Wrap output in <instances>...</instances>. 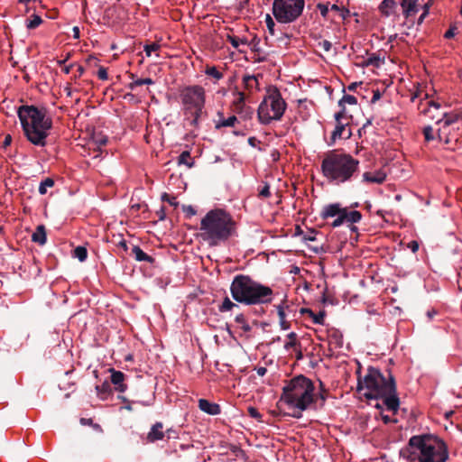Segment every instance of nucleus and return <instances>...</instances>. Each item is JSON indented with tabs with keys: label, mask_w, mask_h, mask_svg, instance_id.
Masks as SVG:
<instances>
[{
	"label": "nucleus",
	"mask_w": 462,
	"mask_h": 462,
	"mask_svg": "<svg viewBox=\"0 0 462 462\" xmlns=\"http://www.w3.org/2000/svg\"><path fill=\"white\" fill-rule=\"evenodd\" d=\"M305 0H273L272 13L280 23H291L302 14Z\"/></svg>",
	"instance_id": "10"
},
{
	"label": "nucleus",
	"mask_w": 462,
	"mask_h": 462,
	"mask_svg": "<svg viewBox=\"0 0 462 462\" xmlns=\"http://www.w3.org/2000/svg\"><path fill=\"white\" fill-rule=\"evenodd\" d=\"M351 230H352V231H356V230H357V228H356V226H351Z\"/></svg>",
	"instance_id": "64"
},
{
	"label": "nucleus",
	"mask_w": 462,
	"mask_h": 462,
	"mask_svg": "<svg viewBox=\"0 0 462 462\" xmlns=\"http://www.w3.org/2000/svg\"><path fill=\"white\" fill-rule=\"evenodd\" d=\"M318 46L326 52H328L332 48V43L328 40L319 42Z\"/></svg>",
	"instance_id": "52"
},
{
	"label": "nucleus",
	"mask_w": 462,
	"mask_h": 462,
	"mask_svg": "<svg viewBox=\"0 0 462 462\" xmlns=\"http://www.w3.org/2000/svg\"><path fill=\"white\" fill-rule=\"evenodd\" d=\"M54 186V180L51 178H46L39 186V192L42 195L46 194L47 189Z\"/></svg>",
	"instance_id": "41"
},
{
	"label": "nucleus",
	"mask_w": 462,
	"mask_h": 462,
	"mask_svg": "<svg viewBox=\"0 0 462 462\" xmlns=\"http://www.w3.org/2000/svg\"><path fill=\"white\" fill-rule=\"evenodd\" d=\"M96 390L97 393V396L100 399L105 400V399H106L107 395L110 393L111 387H110V384L108 382H104L102 384L97 385Z\"/></svg>",
	"instance_id": "34"
},
{
	"label": "nucleus",
	"mask_w": 462,
	"mask_h": 462,
	"mask_svg": "<svg viewBox=\"0 0 462 462\" xmlns=\"http://www.w3.org/2000/svg\"><path fill=\"white\" fill-rule=\"evenodd\" d=\"M178 164H184L188 168H191L194 165V160L191 157L190 152L189 151H184L180 154V156L178 157Z\"/></svg>",
	"instance_id": "31"
},
{
	"label": "nucleus",
	"mask_w": 462,
	"mask_h": 462,
	"mask_svg": "<svg viewBox=\"0 0 462 462\" xmlns=\"http://www.w3.org/2000/svg\"><path fill=\"white\" fill-rule=\"evenodd\" d=\"M386 172L380 169L365 171L362 175V182L365 184H382L386 180Z\"/></svg>",
	"instance_id": "17"
},
{
	"label": "nucleus",
	"mask_w": 462,
	"mask_h": 462,
	"mask_svg": "<svg viewBox=\"0 0 462 462\" xmlns=\"http://www.w3.org/2000/svg\"><path fill=\"white\" fill-rule=\"evenodd\" d=\"M426 14H427V11H425V12H424V14H422L420 16L419 21H418V23H422V21H423V19L425 18Z\"/></svg>",
	"instance_id": "57"
},
{
	"label": "nucleus",
	"mask_w": 462,
	"mask_h": 462,
	"mask_svg": "<svg viewBox=\"0 0 462 462\" xmlns=\"http://www.w3.org/2000/svg\"><path fill=\"white\" fill-rule=\"evenodd\" d=\"M415 97L420 98L418 106L420 112L431 119H435L437 116L434 114V111H439L441 107V105L436 102L434 99L430 98V96L428 93L424 95V97H421V91H419Z\"/></svg>",
	"instance_id": "15"
},
{
	"label": "nucleus",
	"mask_w": 462,
	"mask_h": 462,
	"mask_svg": "<svg viewBox=\"0 0 462 462\" xmlns=\"http://www.w3.org/2000/svg\"><path fill=\"white\" fill-rule=\"evenodd\" d=\"M163 438V424L162 422H156L148 432L146 439L148 442L153 443L155 441L162 440Z\"/></svg>",
	"instance_id": "24"
},
{
	"label": "nucleus",
	"mask_w": 462,
	"mask_h": 462,
	"mask_svg": "<svg viewBox=\"0 0 462 462\" xmlns=\"http://www.w3.org/2000/svg\"><path fill=\"white\" fill-rule=\"evenodd\" d=\"M198 406L200 411L209 415H218L221 413V408L219 404L211 402L206 399H199L198 401Z\"/></svg>",
	"instance_id": "21"
},
{
	"label": "nucleus",
	"mask_w": 462,
	"mask_h": 462,
	"mask_svg": "<svg viewBox=\"0 0 462 462\" xmlns=\"http://www.w3.org/2000/svg\"><path fill=\"white\" fill-rule=\"evenodd\" d=\"M448 457L446 442L430 433L412 436L405 448L407 462H447Z\"/></svg>",
	"instance_id": "4"
},
{
	"label": "nucleus",
	"mask_w": 462,
	"mask_h": 462,
	"mask_svg": "<svg viewBox=\"0 0 462 462\" xmlns=\"http://www.w3.org/2000/svg\"><path fill=\"white\" fill-rule=\"evenodd\" d=\"M179 99L184 120L197 127L205 110L206 89L198 84L183 86L179 89Z\"/></svg>",
	"instance_id": "8"
},
{
	"label": "nucleus",
	"mask_w": 462,
	"mask_h": 462,
	"mask_svg": "<svg viewBox=\"0 0 462 462\" xmlns=\"http://www.w3.org/2000/svg\"><path fill=\"white\" fill-rule=\"evenodd\" d=\"M257 374L260 375V376H263L266 372H267V369L265 367H259L257 368Z\"/></svg>",
	"instance_id": "55"
},
{
	"label": "nucleus",
	"mask_w": 462,
	"mask_h": 462,
	"mask_svg": "<svg viewBox=\"0 0 462 462\" xmlns=\"http://www.w3.org/2000/svg\"><path fill=\"white\" fill-rule=\"evenodd\" d=\"M320 167L328 183L341 185L351 181L357 175L360 162L350 153L335 149L324 154Z\"/></svg>",
	"instance_id": "5"
},
{
	"label": "nucleus",
	"mask_w": 462,
	"mask_h": 462,
	"mask_svg": "<svg viewBox=\"0 0 462 462\" xmlns=\"http://www.w3.org/2000/svg\"><path fill=\"white\" fill-rule=\"evenodd\" d=\"M423 135L427 142L433 141L437 138L434 134V129L431 126H426L423 128Z\"/></svg>",
	"instance_id": "44"
},
{
	"label": "nucleus",
	"mask_w": 462,
	"mask_h": 462,
	"mask_svg": "<svg viewBox=\"0 0 462 462\" xmlns=\"http://www.w3.org/2000/svg\"><path fill=\"white\" fill-rule=\"evenodd\" d=\"M320 217L324 220L335 217L331 226L338 227L344 224L353 225L358 223L362 218V214L357 210H351L346 207H342L340 203H331L322 208Z\"/></svg>",
	"instance_id": "11"
},
{
	"label": "nucleus",
	"mask_w": 462,
	"mask_h": 462,
	"mask_svg": "<svg viewBox=\"0 0 462 462\" xmlns=\"http://www.w3.org/2000/svg\"><path fill=\"white\" fill-rule=\"evenodd\" d=\"M32 240L39 245H44L46 243V231L43 225H40L36 227L35 231L32 236Z\"/></svg>",
	"instance_id": "27"
},
{
	"label": "nucleus",
	"mask_w": 462,
	"mask_h": 462,
	"mask_svg": "<svg viewBox=\"0 0 462 462\" xmlns=\"http://www.w3.org/2000/svg\"><path fill=\"white\" fill-rule=\"evenodd\" d=\"M357 392L367 401L382 400L386 411L393 414L399 409V398L396 394L395 383L392 375L384 377L379 370L369 367L364 378H358Z\"/></svg>",
	"instance_id": "1"
},
{
	"label": "nucleus",
	"mask_w": 462,
	"mask_h": 462,
	"mask_svg": "<svg viewBox=\"0 0 462 462\" xmlns=\"http://www.w3.org/2000/svg\"><path fill=\"white\" fill-rule=\"evenodd\" d=\"M335 118V129L333 130L329 145L334 144L337 140L349 139L352 135L351 123L353 120L352 115L347 111L346 108L340 109L334 116Z\"/></svg>",
	"instance_id": "12"
},
{
	"label": "nucleus",
	"mask_w": 462,
	"mask_h": 462,
	"mask_svg": "<svg viewBox=\"0 0 462 462\" xmlns=\"http://www.w3.org/2000/svg\"><path fill=\"white\" fill-rule=\"evenodd\" d=\"M410 247L412 249L413 252H415L418 249V244L416 242H412Z\"/></svg>",
	"instance_id": "56"
},
{
	"label": "nucleus",
	"mask_w": 462,
	"mask_h": 462,
	"mask_svg": "<svg viewBox=\"0 0 462 462\" xmlns=\"http://www.w3.org/2000/svg\"><path fill=\"white\" fill-rule=\"evenodd\" d=\"M204 72L208 77L213 79L215 84L224 78V73L216 66L207 65Z\"/></svg>",
	"instance_id": "26"
},
{
	"label": "nucleus",
	"mask_w": 462,
	"mask_h": 462,
	"mask_svg": "<svg viewBox=\"0 0 462 462\" xmlns=\"http://www.w3.org/2000/svg\"><path fill=\"white\" fill-rule=\"evenodd\" d=\"M328 337L329 344H335L336 346L342 345L343 336L342 334L336 328H330L328 330Z\"/></svg>",
	"instance_id": "30"
},
{
	"label": "nucleus",
	"mask_w": 462,
	"mask_h": 462,
	"mask_svg": "<svg viewBox=\"0 0 462 462\" xmlns=\"http://www.w3.org/2000/svg\"><path fill=\"white\" fill-rule=\"evenodd\" d=\"M357 104V99L356 97L351 95H345L338 102V106L340 109L346 108V105L356 106Z\"/></svg>",
	"instance_id": "36"
},
{
	"label": "nucleus",
	"mask_w": 462,
	"mask_h": 462,
	"mask_svg": "<svg viewBox=\"0 0 462 462\" xmlns=\"http://www.w3.org/2000/svg\"><path fill=\"white\" fill-rule=\"evenodd\" d=\"M247 412L250 417L256 419L258 420H262V414L259 412V411L255 407H253V406L248 407Z\"/></svg>",
	"instance_id": "50"
},
{
	"label": "nucleus",
	"mask_w": 462,
	"mask_h": 462,
	"mask_svg": "<svg viewBox=\"0 0 462 462\" xmlns=\"http://www.w3.org/2000/svg\"><path fill=\"white\" fill-rule=\"evenodd\" d=\"M330 10L337 12L343 20H346L350 16V11L343 5L334 4L331 5Z\"/></svg>",
	"instance_id": "35"
},
{
	"label": "nucleus",
	"mask_w": 462,
	"mask_h": 462,
	"mask_svg": "<svg viewBox=\"0 0 462 462\" xmlns=\"http://www.w3.org/2000/svg\"><path fill=\"white\" fill-rule=\"evenodd\" d=\"M259 77H260V75L255 76V75H248V74H245L243 76V79H242L243 87L246 91L245 94L248 95V97L251 94H253L254 91L259 89V79H258Z\"/></svg>",
	"instance_id": "20"
},
{
	"label": "nucleus",
	"mask_w": 462,
	"mask_h": 462,
	"mask_svg": "<svg viewBox=\"0 0 462 462\" xmlns=\"http://www.w3.org/2000/svg\"><path fill=\"white\" fill-rule=\"evenodd\" d=\"M97 77L101 80H106L108 79L106 69L104 67H100L97 70Z\"/></svg>",
	"instance_id": "53"
},
{
	"label": "nucleus",
	"mask_w": 462,
	"mask_h": 462,
	"mask_svg": "<svg viewBox=\"0 0 462 462\" xmlns=\"http://www.w3.org/2000/svg\"><path fill=\"white\" fill-rule=\"evenodd\" d=\"M42 23V19L41 16L37 14H32L30 19L26 21V28L29 30H32L40 26Z\"/></svg>",
	"instance_id": "37"
},
{
	"label": "nucleus",
	"mask_w": 462,
	"mask_h": 462,
	"mask_svg": "<svg viewBox=\"0 0 462 462\" xmlns=\"http://www.w3.org/2000/svg\"><path fill=\"white\" fill-rule=\"evenodd\" d=\"M132 251H133V254H134V257L137 261L152 263V261H153L152 257L148 255L146 253H144L139 246H134Z\"/></svg>",
	"instance_id": "32"
},
{
	"label": "nucleus",
	"mask_w": 462,
	"mask_h": 462,
	"mask_svg": "<svg viewBox=\"0 0 462 462\" xmlns=\"http://www.w3.org/2000/svg\"><path fill=\"white\" fill-rule=\"evenodd\" d=\"M286 108L287 103L281 91L274 86H269L258 106L259 122L263 125H269L273 121H279L282 118Z\"/></svg>",
	"instance_id": "9"
},
{
	"label": "nucleus",
	"mask_w": 462,
	"mask_h": 462,
	"mask_svg": "<svg viewBox=\"0 0 462 462\" xmlns=\"http://www.w3.org/2000/svg\"><path fill=\"white\" fill-rule=\"evenodd\" d=\"M233 100L230 103V111L237 115L243 122L250 121L254 116V109L246 105L245 101L249 97L244 91L235 90L233 92Z\"/></svg>",
	"instance_id": "13"
},
{
	"label": "nucleus",
	"mask_w": 462,
	"mask_h": 462,
	"mask_svg": "<svg viewBox=\"0 0 462 462\" xmlns=\"http://www.w3.org/2000/svg\"><path fill=\"white\" fill-rule=\"evenodd\" d=\"M457 31V24L456 23H451L449 25L448 30L445 32L444 37L446 39H451V38H453L456 35Z\"/></svg>",
	"instance_id": "49"
},
{
	"label": "nucleus",
	"mask_w": 462,
	"mask_h": 462,
	"mask_svg": "<svg viewBox=\"0 0 462 462\" xmlns=\"http://www.w3.org/2000/svg\"><path fill=\"white\" fill-rule=\"evenodd\" d=\"M435 314H436V312L434 310L428 311V316H429L430 319H431L433 317V315H435Z\"/></svg>",
	"instance_id": "59"
},
{
	"label": "nucleus",
	"mask_w": 462,
	"mask_h": 462,
	"mask_svg": "<svg viewBox=\"0 0 462 462\" xmlns=\"http://www.w3.org/2000/svg\"><path fill=\"white\" fill-rule=\"evenodd\" d=\"M10 142H11V136H10V135H7V136L5 137V144H8V143H10Z\"/></svg>",
	"instance_id": "58"
},
{
	"label": "nucleus",
	"mask_w": 462,
	"mask_h": 462,
	"mask_svg": "<svg viewBox=\"0 0 462 462\" xmlns=\"http://www.w3.org/2000/svg\"><path fill=\"white\" fill-rule=\"evenodd\" d=\"M226 41H228L235 49H238L240 45H249V41L246 37H237L231 33H226Z\"/></svg>",
	"instance_id": "29"
},
{
	"label": "nucleus",
	"mask_w": 462,
	"mask_h": 462,
	"mask_svg": "<svg viewBox=\"0 0 462 462\" xmlns=\"http://www.w3.org/2000/svg\"><path fill=\"white\" fill-rule=\"evenodd\" d=\"M235 321L236 324L240 326V328L245 332H249L251 330V327L246 321V319L244 314H239L236 317Z\"/></svg>",
	"instance_id": "39"
},
{
	"label": "nucleus",
	"mask_w": 462,
	"mask_h": 462,
	"mask_svg": "<svg viewBox=\"0 0 462 462\" xmlns=\"http://www.w3.org/2000/svg\"><path fill=\"white\" fill-rule=\"evenodd\" d=\"M279 322L282 330H287L291 328V322L287 320V314L291 311L290 306L282 303L276 307Z\"/></svg>",
	"instance_id": "23"
},
{
	"label": "nucleus",
	"mask_w": 462,
	"mask_h": 462,
	"mask_svg": "<svg viewBox=\"0 0 462 462\" xmlns=\"http://www.w3.org/2000/svg\"><path fill=\"white\" fill-rule=\"evenodd\" d=\"M398 3L394 0H383L378 6L380 14L383 17L398 16Z\"/></svg>",
	"instance_id": "19"
},
{
	"label": "nucleus",
	"mask_w": 462,
	"mask_h": 462,
	"mask_svg": "<svg viewBox=\"0 0 462 462\" xmlns=\"http://www.w3.org/2000/svg\"><path fill=\"white\" fill-rule=\"evenodd\" d=\"M237 225L232 215L222 208L209 210L200 220L199 236L210 246H217L236 236Z\"/></svg>",
	"instance_id": "3"
},
{
	"label": "nucleus",
	"mask_w": 462,
	"mask_h": 462,
	"mask_svg": "<svg viewBox=\"0 0 462 462\" xmlns=\"http://www.w3.org/2000/svg\"><path fill=\"white\" fill-rule=\"evenodd\" d=\"M219 119L216 123V128L220 129L222 127H235L242 120H240L237 115L233 114L232 116L225 118L222 114H218Z\"/></svg>",
	"instance_id": "25"
},
{
	"label": "nucleus",
	"mask_w": 462,
	"mask_h": 462,
	"mask_svg": "<svg viewBox=\"0 0 462 462\" xmlns=\"http://www.w3.org/2000/svg\"><path fill=\"white\" fill-rule=\"evenodd\" d=\"M271 189L270 185L266 182H263L257 188V198L260 199H266L271 197Z\"/></svg>",
	"instance_id": "33"
},
{
	"label": "nucleus",
	"mask_w": 462,
	"mask_h": 462,
	"mask_svg": "<svg viewBox=\"0 0 462 462\" xmlns=\"http://www.w3.org/2000/svg\"><path fill=\"white\" fill-rule=\"evenodd\" d=\"M236 307H238L237 304L232 301L228 297H226L218 310L220 312H226L232 310Z\"/></svg>",
	"instance_id": "38"
},
{
	"label": "nucleus",
	"mask_w": 462,
	"mask_h": 462,
	"mask_svg": "<svg viewBox=\"0 0 462 462\" xmlns=\"http://www.w3.org/2000/svg\"><path fill=\"white\" fill-rule=\"evenodd\" d=\"M392 413H393V411H391ZM396 414V412L394 414H393V416H390V415H387V414H384L383 411L381 412V417H382V420L385 423V424H388V423H396L397 422V419L394 417Z\"/></svg>",
	"instance_id": "51"
},
{
	"label": "nucleus",
	"mask_w": 462,
	"mask_h": 462,
	"mask_svg": "<svg viewBox=\"0 0 462 462\" xmlns=\"http://www.w3.org/2000/svg\"><path fill=\"white\" fill-rule=\"evenodd\" d=\"M73 256L78 258L80 262H84L88 257V251L84 246H78L73 251Z\"/></svg>",
	"instance_id": "40"
},
{
	"label": "nucleus",
	"mask_w": 462,
	"mask_h": 462,
	"mask_svg": "<svg viewBox=\"0 0 462 462\" xmlns=\"http://www.w3.org/2000/svg\"><path fill=\"white\" fill-rule=\"evenodd\" d=\"M317 9L319 11L321 16L323 18H327L328 17V12H329V7H328V4H322V3H319L317 5Z\"/></svg>",
	"instance_id": "47"
},
{
	"label": "nucleus",
	"mask_w": 462,
	"mask_h": 462,
	"mask_svg": "<svg viewBox=\"0 0 462 462\" xmlns=\"http://www.w3.org/2000/svg\"><path fill=\"white\" fill-rule=\"evenodd\" d=\"M348 88H349L350 90H354V89L356 88V83H355V84L350 85V86L348 87Z\"/></svg>",
	"instance_id": "61"
},
{
	"label": "nucleus",
	"mask_w": 462,
	"mask_h": 462,
	"mask_svg": "<svg viewBox=\"0 0 462 462\" xmlns=\"http://www.w3.org/2000/svg\"><path fill=\"white\" fill-rule=\"evenodd\" d=\"M375 407H376V408H378V409H380V408H381V405L379 404V402H376V403H375Z\"/></svg>",
	"instance_id": "62"
},
{
	"label": "nucleus",
	"mask_w": 462,
	"mask_h": 462,
	"mask_svg": "<svg viewBox=\"0 0 462 462\" xmlns=\"http://www.w3.org/2000/svg\"><path fill=\"white\" fill-rule=\"evenodd\" d=\"M117 246L122 248L125 252H126L128 250V246H127L126 241L125 239H121L118 242Z\"/></svg>",
	"instance_id": "54"
},
{
	"label": "nucleus",
	"mask_w": 462,
	"mask_h": 462,
	"mask_svg": "<svg viewBox=\"0 0 462 462\" xmlns=\"http://www.w3.org/2000/svg\"><path fill=\"white\" fill-rule=\"evenodd\" d=\"M301 313L307 314L308 317L310 318L315 324L322 325L324 323L325 311H319V313H315L310 309H302Z\"/></svg>",
	"instance_id": "28"
},
{
	"label": "nucleus",
	"mask_w": 462,
	"mask_h": 462,
	"mask_svg": "<svg viewBox=\"0 0 462 462\" xmlns=\"http://www.w3.org/2000/svg\"><path fill=\"white\" fill-rule=\"evenodd\" d=\"M24 135L34 145L44 146L52 120L44 109L34 106H21L17 110Z\"/></svg>",
	"instance_id": "6"
},
{
	"label": "nucleus",
	"mask_w": 462,
	"mask_h": 462,
	"mask_svg": "<svg viewBox=\"0 0 462 462\" xmlns=\"http://www.w3.org/2000/svg\"><path fill=\"white\" fill-rule=\"evenodd\" d=\"M317 397L314 383L304 375H298L284 385L279 405L286 407L288 415L299 419L304 411L312 407Z\"/></svg>",
	"instance_id": "2"
},
{
	"label": "nucleus",
	"mask_w": 462,
	"mask_h": 462,
	"mask_svg": "<svg viewBox=\"0 0 462 462\" xmlns=\"http://www.w3.org/2000/svg\"><path fill=\"white\" fill-rule=\"evenodd\" d=\"M400 5L405 19L415 17L419 12L418 0H400Z\"/></svg>",
	"instance_id": "18"
},
{
	"label": "nucleus",
	"mask_w": 462,
	"mask_h": 462,
	"mask_svg": "<svg viewBox=\"0 0 462 462\" xmlns=\"http://www.w3.org/2000/svg\"><path fill=\"white\" fill-rule=\"evenodd\" d=\"M111 372V383L115 385V389L119 393H124L127 386L124 383L125 374L121 371H116L114 368L110 369Z\"/></svg>",
	"instance_id": "22"
},
{
	"label": "nucleus",
	"mask_w": 462,
	"mask_h": 462,
	"mask_svg": "<svg viewBox=\"0 0 462 462\" xmlns=\"http://www.w3.org/2000/svg\"><path fill=\"white\" fill-rule=\"evenodd\" d=\"M284 349L291 355H294L296 360H300L303 357L301 344L295 332H291L286 336Z\"/></svg>",
	"instance_id": "16"
},
{
	"label": "nucleus",
	"mask_w": 462,
	"mask_h": 462,
	"mask_svg": "<svg viewBox=\"0 0 462 462\" xmlns=\"http://www.w3.org/2000/svg\"><path fill=\"white\" fill-rule=\"evenodd\" d=\"M265 23H266L269 33L271 35H274L276 24H275L273 18L268 14L265 16Z\"/></svg>",
	"instance_id": "43"
},
{
	"label": "nucleus",
	"mask_w": 462,
	"mask_h": 462,
	"mask_svg": "<svg viewBox=\"0 0 462 462\" xmlns=\"http://www.w3.org/2000/svg\"><path fill=\"white\" fill-rule=\"evenodd\" d=\"M106 140H105V139H104V140H102V141H100V143H101V144H106Z\"/></svg>",
	"instance_id": "63"
},
{
	"label": "nucleus",
	"mask_w": 462,
	"mask_h": 462,
	"mask_svg": "<svg viewBox=\"0 0 462 462\" xmlns=\"http://www.w3.org/2000/svg\"><path fill=\"white\" fill-rule=\"evenodd\" d=\"M144 84L152 85V84H153V80L150 78L137 79L129 84V88L133 90L134 88L144 85Z\"/></svg>",
	"instance_id": "42"
},
{
	"label": "nucleus",
	"mask_w": 462,
	"mask_h": 462,
	"mask_svg": "<svg viewBox=\"0 0 462 462\" xmlns=\"http://www.w3.org/2000/svg\"><path fill=\"white\" fill-rule=\"evenodd\" d=\"M458 121V115L456 113H443L441 118L438 119L436 125L437 138L439 142L449 143L452 136L451 132L454 130L453 125Z\"/></svg>",
	"instance_id": "14"
},
{
	"label": "nucleus",
	"mask_w": 462,
	"mask_h": 462,
	"mask_svg": "<svg viewBox=\"0 0 462 462\" xmlns=\"http://www.w3.org/2000/svg\"><path fill=\"white\" fill-rule=\"evenodd\" d=\"M63 70H64V72H65L66 74H68V73H69L70 69H69V67H65Z\"/></svg>",
	"instance_id": "60"
},
{
	"label": "nucleus",
	"mask_w": 462,
	"mask_h": 462,
	"mask_svg": "<svg viewBox=\"0 0 462 462\" xmlns=\"http://www.w3.org/2000/svg\"><path fill=\"white\" fill-rule=\"evenodd\" d=\"M161 48V45L153 42L152 44H146L144 46V51L146 53V56L150 57L152 52L159 51Z\"/></svg>",
	"instance_id": "45"
},
{
	"label": "nucleus",
	"mask_w": 462,
	"mask_h": 462,
	"mask_svg": "<svg viewBox=\"0 0 462 462\" xmlns=\"http://www.w3.org/2000/svg\"><path fill=\"white\" fill-rule=\"evenodd\" d=\"M230 292L233 299L245 305H260L272 301L273 290L249 275H236L230 284Z\"/></svg>",
	"instance_id": "7"
},
{
	"label": "nucleus",
	"mask_w": 462,
	"mask_h": 462,
	"mask_svg": "<svg viewBox=\"0 0 462 462\" xmlns=\"http://www.w3.org/2000/svg\"><path fill=\"white\" fill-rule=\"evenodd\" d=\"M370 65H373V66H375V67H378L380 65V60L378 57H376L375 55H372L370 57H368L365 61H364V66H370Z\"/></svg>",
	"instance_id": "48"
},
{
	"label": "nucleus",
	"mask_w": 462,
	"mask_h": 462,
	"mask_svg": "<svg viewBox=\"0 0 462 462\" xmlns=\"http://www.w3.org/2000/svg\"><path fill=\"white\" fill-rule=\"evenodd\" d=\"M162 200L165 201V202H168L171 206H174V207L178 206V202H177L176 197L171 196V195H170V194H168L166 192L162 195Z\"/></svg>",
	"instance_id": "46"
}]
</instances>
